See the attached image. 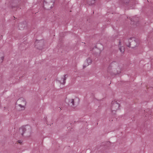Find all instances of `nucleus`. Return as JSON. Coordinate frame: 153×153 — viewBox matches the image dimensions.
Here are the masks:
<instances>
[{
  "label": "nucleus",
  "mask_w": 153,
  "mask_h": 153,
  "mask_svg": "<svg viewBox=\"0 0 153 153\" xmlns=\"http://www.w3.org/2000/svg\"><path fill=\"white\" fill-rule=\"evenodd\" d=\"M16 103L21 108V110H22L25 108L26 102L24 99L21 98L17 100Z\"/></svg>",
  "instance_id": "1"
},
{
  "label": "nucleus",
  "mask_w": 153,
  "mask_h": 153,
  "mask_svg": "<svg viewBox=\"0 0 153 153\" xmlns=\"http://www.w3.org/2000/svg\"><path fill=\"white\" fill-rule=\"evenodd\" d=\"M120 106L119 104L117 102H112V105L111 106V110L112 111H116L119 109Z\"/></svg>",
  "instance_id": "2"
},
{
  "label": "nucleus",
  "mask_w": 153,
  "mask_h": 153,
  "mask_svg": "<svg viewBox=\"0 0 153 153\" xmlns=\"http://www.w3.org/2000/svg\"><path fill=\"white\" fill-rule=\"evenodd\" d=\"M79 102L78 98H75L74 99H69L68 104L71 105H74L76 103H78Z\"/></svg>",
  "instance_id": "3"
},
{
  "label": "nucleus",
  "mask_w": 153,
  "mask_h": 153,
  "mask_svg": "<svg viewBox=\"0 0 153 153\" xmlns=\"http://www.w3.org/2000/svg\"><path fill=\"white\" fill-rule=\"evenodd\" d=\"M91 62V60L90 58H88L86 61H85L83 65V68H85L86 66L89 65Z\"/></svg>",
  "instance_id": "4"
},
{
  "label": "nucleus",
  "mask_w": 153,
  "mask_h": 153,
  "mask_svg": "<svg viewBox=\"0 0 153 153\" xmlns=\"http://www.w3.org/2000/svg\"><path fill=\"white\" fill-rule=\"evenodd\" d=\"M25 128L22 127L19 129V132L22 135H23L24 132L25 131Z\"/></svg>",
  "instance_id": "5"
},
{
  "label": "nucleus",
  "mask_w": 153,
  "mask_h": 153,
  "mask_svg": "<svg viewBox=\"0 0 153 153\" xmlns=\"http://www.w3.org/2000/svg\"><path fill=\"white\" fill-rule=\"evenodd\" d=\"M121 42H119V49L120 50V51L122 53L124 51V48L123 46L121 47Z\"/></svg>",
  "instance_id": "6"
},
{
  "label": "nucleus",
  "mask_w": 153,
  "mask_h": 153,
  "mask_svg": "<svg viewBox=\"0 0 153 153\" xmlns=\"http://www.w3.org/2000/svg\"><path fill=\"white\" fill-rule=\"evenodd\" d=\"M66 76V75H65L64 76V77L61 79V80L60 81V82L61 83L64 84L65 83V76Z\"/></svg>",
  "instance_id": "7"
},
{
  "label": "nucleus",
  "mask_w": 153,
  "mask_h": 153,
  "mask_svg": "<svg viewBox=\"0 0 153 153\" xmlns=\"http://www.w3.org/2000/svg\"><path fill=\"white\" fill-rule=\"evenodd\" d=\"M4 57L3 56H1V55H0V61L1 62L2 61Z\"/></svg>",
  "instance_id": "8"
},
{
  "label": "nucleus",
  "mask_w": 153,
  "mask_h": 153,
  "mask_svg": "<svg viewBox=\"0 0 153 153\" xmlns=\"http://www.w3.org/2000/svg\"><path fill=\"white\" fill-rule=\"evenodd\" d=\"M18 142L19 143H20V144H22V140H19L18 141Z\"/></svg>",
  "instance_id": "9"
},
{
  "label": "nucleus",
  "mask_w": 153,
  "mask_h": 153,
  "mask_svg": "<svg viewBox=\"0 0 153 153\" xmlns=\"http://www.w3.org/2000/svg\"><path fill=\"white\" fill-rule=\"evenodd\" d=\"M130 45H131V44H129L128 45H127V46L128 47H130Z\"/></svg>",
  "instance_id": "10"
}]
</instances>
